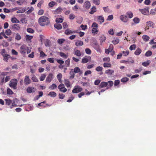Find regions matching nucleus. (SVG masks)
<instances>
[{
	"label": "nucleus",
	"instance_id": "8",
	"mask_svg": "<svg viewBox=\"0 0 156 156\" xmlns=\"http://www.w3.org/2000/svg\"><path fill=\"white\" fill-rule=\"evenodd\" d=\"M27 92L28 93H33L35 92L36 89L33 87H28L27 89Z\"/></svg>",
	"mask_w": 156,
	"mask_h": 156
},
{
	"label": "nucleus",
	"instance_id": "34",
	"mask_svg": "<svg viewBox=\"0 0 156 156\" xmlns=\"http://www.w3.org/2000/svg\"><path fill=\"white\" fill-rule=\"evenodd\" d=\"M141 50L140 48H138L134 52V54L136 55H139L141 53Z\"/></svg>",
	"mask_w": 156,
	"mask_h": 156
},
{
	"label": "nucleus",
	"instance_id": "3",
	"mask_svg": "<svg viewBox=\"0 0 156 156\" xmlns=\"http://www.w3.org/2000/svg\"><path fill=\"white\" fill-rule=\"evenodd\" d=\"M7 72H2L0 75V84L2 85L4 82V76L7 75Z\"/></svg>",
	"mask_w": 156,
	"mask_h": 156
},
{
	"label": "nucleus",
	"instance_id": "12",
	"mask_svg": "<svg viewBox=\"0 0 156 156\" xmlns=\"http://www.w3.org/2000/svg\"><path fill=\"white\" fill-rule=\"evenodd\" d=\"M11 28L14 31L18 30L20 29V27L18 24H15L12 26Z\"/></svg>",
	"mask_w": 156,
	"mask_h": 156
},
{
	"label": "nucleus",
	"instance_id": "32",
	"mask_svg": "<svg viewBox=\"0 0 156 156\" xmlns=\"http://www.w3.org/2000/svg\"><path fill=\"white\" fill-rule=\"evenodd\" d=\"M54 27L57 30H60L62 28V25L60 24H54Z\"/></svg>",
	"mask_w": 156,
	"mask_h": 156
},
{
	"label": "nucleus",
	"instance_id": "57",
	"mask_svg": "<svg viewBox=\"0 0 156 156\" xmlns=\"http://www.w3.org/2000/svg\"><path fill=\"white\" fill-rule=\"evenodd\" d=\"M56 61H57V62H58V63L60 65H62L64 62V61L60 60V59H57Z\"/></svg>",
	"mask_w": 156,
	"mask_h": 156
},
{
	"label": "nucleus",
	"instance_id": "56",
	"mask_svg": "<svg viewBox=\"0 0 156 156\" xmlns=\"http://www.w3.org/2000/svg\"><path fill=\"white\" fill-rule=\"evenodd\" d=\"M128 64L133 63L134 62V61L132 58H128Z\"/></svg>",
	"mask_w": 156,
	"mask_h": 156
},
{
	"label": "nucleus",
	"instance_id": "42",
	"mask_svg": "<svg viewBox=\"0 0 156 156\" xmlns=\"http://www.w3.org/2000/svg\"><path fill=\"white\" fill-rule=\"evenodd\" d=\"M21 38V36L18 33H17L16 35L15 39L18 41H19Z\"/></svg>",
	"mask_w": 156,
	"mask_h": 156
},
{
	"label": "nucleus",
	"instance_id": "20",
	"mask_svg": "<svg viewBox=\"0 0 156 156\" xmlns=\"http://www.w3.org/2000/svg\"><path fill=\"white\" fill-rule=\"evenodd\" d=\"M126 16H128L129 18L131 19L133 17V15L131 12L128 11L126 12Z\"/></svg>",
	"mask_w": 156,
	"mask_h": 156
},
{
	"label": "nucleus",
	"instance_id": "27",
	"mask_svg": "<svg viewBox=\"0 0 156 156\" xmlns=\"http://www.w3.org/2000/svg\"><path fill=\"white\" fill-rule=\"evenodd\" d=\"M58 54L61 57L64 58H67L68 57L67 55L63 52H58Z\"/></svg>",
	"mask_w": 156,
	"mask_h": 156
},
{
	"label": "nucleus",
	"instance_id": "39",
	"mask_svg": "<svg viewBox=\"0 0 156 156\" xmlns=\"http://www.w3.org/2000/svg\"><path fill=\"white\" fill-rule=\"evenodd\" d=\"M133 20L134 23L136 24H137L139 23L140 21V19L137 17L134 18Z\"/></svg>",
	"mask_w": 156,
	"mask_h": 156
},
{
	"label": "nucleus",
	"instance_id": "29",
	"mask_svg": "<svg viewBox=\"0 0 156 156\" xmlns=\"http://www.w3.org/2000/svg\"><path fill=\"white\" fill-rule=\"evenodd\" d=\"M70 59L69 58L65 61V66L66 67H67L70 66Z\"/></svg>",
	"mask_w": 156,
	"mask_h": 156
},
{
	"label": "nucleus",
	"instance_id": "1",
	"mask_svg": "<svg viewBox=\"0 0 156 156\" xmlns=\"http://www.w3.org/2000/svg\"><path fill=\"white\" fill-rule=\"evenodd\" d=\"M39 24L42 26L47 25L50 23L49 18L45 16H41L38 20Z\"/></svg>",
	"mask_w": 156,
	"mask_h": 156
},
{
	"label": "nucleus",
	"instance_id": "50",
	"mask_svg": "<svg viewBox=\"0 0 156 156\" xmlns=\"http://www.w3.org/2000/svg\"><path fill=\"white\" fill-rule=\"evenodd\" d=\"M5 100L6 102V104L8 105H10L12 103V101L9 99H5Z\"/></svg>",
	"mask_w": 156,
	"mask_h": 156
},
{
	"label": "nucleus",
	"instance_id": "62",
	"mask_svg": "<svg viewBox=\"0 0 156 156\" xmlns=\"http://www.w3.org/2000/svg\"><path fill=\"white\" fill-rule=\"evenodd\" d=\"M103 69V68L101 66H98L95 69L96 71L98 72H99L101 71H102Z\"/></svg>",
	"mask_w": 156,
	"mask_h": 156
},
{
	"label": "nucleus",
	"instance_id": "21",
	"mask_svg": "<svg viewBox=\"0 0 156 156\" xmlns=\"http://www.w3.org/2000/svg\"><path fill=\"white\" fill-rule=\"evenodd\" d=\"M114 73V71L112 69H108L105 71V73L110 75Z\"/></svg>",
	"mask_w": 156,
	"mask_h": 156
},
{
	"label": "nucleus",
	"instance_id": "17",
	"mask_svg": "<svg viewBox=\"0 0 156 156\" xmlns=\"http://www.w3.org/2000/svg\"><path fill=\"white\" fill-rule=\"evenodd\" d=\"M29 8H27V7H25L23 8L22 9H20V10H18L16 11V13H23L27 11Z\"/></svg>",
	"mask_w": 156,
	"mask_h": 156
},
{
	"label": "nucleus",
	"instance_id": "10",
	"mask_svg": "<svg viewBox=\"0 0 156 156\" xmlns=\"http://www.w3.org/2000/svg\"><path fill=\"white\" fill-rule=\"evenodd\" d=\"M53 75L52 73H49L46 79V82H50L53 78Z\"/></svg>",
	"mask_w": 156,
	"mask_h": 156
},
{
	"label": "nucleus",
	"instance_id": "37",
	"mask_svg": "<svg viewBox=\"0 0 156 156\" xmlns=\"http://www.w3.org/2000/svg\"><path fill=\"white\" fill-rule=\"evenodd\" d=\"M74 54L75 55L79 57L81 55L80 51L79 50H76L74 52Z\"/></svg>",
	"mask_w": 156,
	"mask_h": 156
},
{
	"label": "nucleus",
	"instance_id": "5",
	"mask_svg": "<svg viewBox=\"0 0 156 156\" xmlns=\"http://www.w3.org/2000/svg\"><path fill=\"white\" fill-rule=\"evenodd\" d=\"M83 90V88L79 86H75L72 90L73 93H77L81 92Z\"/></svg>",
	"mask_w": 156,
	"mask_h": 156
},
{
	"label": "nucleus",
	"instance_id": "48",
	"mask_svg": "<svg viewBox=\"0 0 156 156\" xmlns=\"http://www.w3.org/2000/svg\"><path fill=\"white\" fill-rule=\"evenodd\" d=\"M25 38L27 41H30L33 38L32 36L27 35L25 36Z\"/></svg>",
	"mask_w": 156,
	"mask_h": 156
},
{
	"label": "nucleus",
	"instance_id": "51",
	"mask_svg": "<svg viewBox=\"0 0 156 156\" xmlns=\"http://www.w3.org/2000/svg\"><path fill=\"white\" fill-rule=\"evenodd\" d=\"M46 56V55L43 51H40V57L42 58H44Z\"/></svg>",
	"mask_w": 156,
	"mask_h": 156
},
{
	"label": "nucleus",
	"instance_id": "60",
	"mask_svg": "<svg viewBox=\"0 0 156 156\" xmlns=\"http://www.w3.org/2000/svg\"><path fill=\"white\" fill-rule=\"evenodd\" d=\"M65 41V39H59L58 40V42L60 44H62Z\"/></svg>",
	"mask_w": 156,
	"mask_h": 156
},
{
	"label": "nucleus",
	"instance_id": "30",
	"mask_svg": "<svg viewBox=\"0 0 156 156\" xmlns=\"http://www.w3.org/2000/svg\"><path fill=\"white\" fill-rule=\"evenodd\" d=\"M62 77V75L61 73H59V74H58L57 76V78L59 82L60 83H62V80H61Z\"/></svg>",
	"mask_w": 156,
	"mask_h": 156
},
{
	"label": "nucleus",
	"instance_id": "24",
	"mask_svg": "<svg viewBox=\"0 0 156 156\" xmlns=\"http://www.w3.org/2000/svg\"><path fill=\"white\" fill-rule=\"evenodd\" d=\"M56 93L54 91L50 92L48 94V95L53 98L55 97L56 96Z\"/></svg>",
	"mask_w": 156,
	"mask_h": 156
},
{
	"label": "nucleus",
	"instance_id": "4",
	"mask_svg": "<svg viewBox=\"0 0 156 156\" xmlns=\"http://www.w3.org/2000/svg\"><path fill=\"white\" fill-rule=\"evenodd\" d=\"M27 49V46L23 44L20 48L19 51L22 54H25Z\"/></svg>",
	"mask_w": 156,
	"mask_h": 156
},
{
	"label": "nucleus",
	"instance_id": "36",
	"mask_svg": "<svg viewBox=\"0 0 156 156\" xmlns=\"http://www.w3.org/2000/svg\"><path fill=\"white\" fill-rule=\"evenodd\" d=\"M11 21V22L13 23H20V21L18 20L16 17L12 18Z\"/></svg>",
	"mask_w": 156,
	"mask_h": 156
},
{
	"label": "nucleus",
	"instance_id": "44",
	"mask_svg": "<svg viewBox=\"0 0 156 156\" xmlns=\"http://www.w3.org/2000/svg\"><path fill=\"white\" fill-rule=\"evenodd\" d=\"M129 80V79L126 77L122 78L121 79V81L123 83H125L128 81Z\"/></svg>",
	"mask_w": 156,
	"mask_h": 156
},
{
	"label": "nucleus",
	"instance_id": "19",
	"mask_svg": "<svg viewBox=\"0 0 156 156\" xmlns=\"http://www.w3.org/2000/svg\"><path fill=\"white\" fill-rule=\"evenodd\" d=\"M62 9L61 7H59L57 8L55 11L54 13L55 14H56L59 13H60L62 12Z\"/></svg>",
	"mask_w": 156,
	"mask_h": 156
},
{
	"label": "nucleus",
	"instance_id": "53",
	"mask_svg": "<svg viewBox=\"0 0 156 156\" xmlns=\"http://www.w3.org/2000/svg\"><path fill=\"white\" fill-rule=\"evenodd\" d=\"M11 31L10 29L6 30L5 31V34L7 35H10L11 34Z\"/></svg>",
	"mask_w": 156,
	"mask_h": 156
},
{
	"label": "nucleus",
	"instance_id": "43",
	"mask_svg": "<svg viewBox=\"0 0 156 156\" xmlns=\"http://www.w3.org/2000/svg\"><path fill=\"white\" fill-rule=\"evenodd\" d=\"M31 79L34 82H37L38 81V79L36 77V76L34 75L33 76Z\"/></svg>",
	"mask_w": 156,
	"mask_h": 156
},
{
	"label": "nucleus",
	"instance_id": "59",
	"mask_svg": "<svg viewBox=\"0 0 156 156\" xmlns=\"http://www.w3.org/2000/svg\"><path fill=\"white\" fill-rule=\"evenodd\" d=\"M136 48V45L135 44H133V45H131L130 46L129 48L130 50L132 51L133 50L135 49Z\"/></svg>",
	"mask_w": 156,
	"mask_h": 156
},
{
	"label": "nucleus",
	"instance_id": "23",
	"mask_svg": "<svg viewBox=\"0 0 156 156\" xmlns=\"http://www.w3.org/2000/svg\"><path fill=\"white\" fill-rule=\"evenodd\" d=\"M98 32V30L97 28L93 27L92 30V33L94 35L97 34Z\"/></svg>",
	"mask_w": 156,
	"mask_h": 156
},
{
	"label": "nucleus",
	"instance_id": "55",
	"mask_svg": "<svg viewBox=\"0 0 156 156\" xmlns=\"http://www.w3.org/2000/svg\"><path fill=\"white\" fill-rule=\"evenodd\" d=\"M149 61H148L147 62H143L142 65L143 66L146 67L149 65Z\"/></svg>",
	"mask_w": 156,
	"mask_h": 156
},
{
	"label": "nucleus",
	"instance_id": "16",
	"mask_svg": "<svg viewBox=\"0 0 156 156\" xmlns=\"http://www.w3.org/2000/svg\"><path fill=\"white\" fill-rule=\"evenodd\" d=\"M98 20L101 24L104 22V18L102 16H98Z\"/></svg>",
	"mask_w": 156,
	"mask_h": 156
},
{
	"label": "nucleus",
	"instance_id": "63",
	"mask_svg": "<svg viewBox=\"0 0 156 156\" xmlns=\"http://www.w3.org/2000/svg\"><path fill=\"white\" fill-rule=\"evenodd\" d=\"M111 66V64L110 63H105L103 64V66L104 67H110Z\"/></svg>",
	"mask_w": 156,
	"mask_h": 156
},
{
	"label": "nucleus",
	"instance_id": "40",
	"mask_svg": "<svg viewBox=\"0 0 156 156\" xmlns=\"http://www.w3.org/2000/svg\"><path fill=\"white\" fill-rule=\"evenodd\" d=\"M152 54L151 51L149 50L146 52L145 54V55L147 57L151 56Z\"/></svg>",
	"mask_w": 156,
	"mask_h": 156
},
{
	"label": "nucleus",
	"instance_id": "31",
	"mask_svg": "<svg viewBox=\"0 0 156 156\" xmlns=\"http://www.w3.org/2000/svg\"><path fill=\"white\" fill-rule=\"evenodd\" d=\"M64 83L67 87H69L70 85V82L68 80H65L64 81Z\"/></svg>",
	"mask_w": 156,
	"mask_h": 156
},
{
	"label": "nucleus",
	"instance_id": "26",
	"mask_svg": "<svg viewBox=\"0 0 156 156\" xmlns=\"http://www.w3.org/2000/svg\"><path fill=\"white\" fill-rule=\"evenodd\" d=\"M3 56V60L6 62L8 61L9 58L10 57V55L7 54H5Z\"/></svg>",
	"mask_w": 156,
	"mask_h": 156
},
{
	"label": "nucleus",
	"instance_id": "15",
	"mask_svg": "<svg viewBox=\"0 0 156 156\" xmlns=\"http://www.w3.org/2000/svg\"><path fill=\"white\" fill-rule=\"evenodd\" d=\"M91 5L90 2L89 1H86L84 3V7L86 9H89Z\"/></svg>",
	"mask_w": 156,
	"mask_h": 156
},
{
	"label": "nucleus",
	"instance_id": "33",
	"mask_svg": "<svg viewBox=\"0 0 156 156\" xmlns=\"http://www.w3.org/2000/svg\"><path fill=\"white\" fill-rule=\"evenodd\" d=\"M75 72L73 71V69H71V71L70 72L69 74L71 75L70 78H73L75 76Z\"/></svg>",
	"mask_w": 156,
	"mask_h": 156
},
{
	"label": "nucleus",
	"instance_id": "38",
	"mask_svg": "<svg viewBox=\"0 0 156 156\" xmlns=\"http://www.w3.org/2000/svg\"><path fill=\"white\" fill-rule=\"evenodd\" d=\"M106 39L104 35H101L100 37V40L102 42L105 41Z\"/></svg>",
	"mask_w": 156,
	"mask_h": 156
},
{
	"label": "nucleus",
	"instance_id": "64",
	"mask_svg": "<svg viewBox=\"0 0 156 156\" xmlns=\"http://www.w3.org/2000/svg\"><path fill=\"white\" fill-rule=\"evenodd\" d=\"M75 17V16L73 14L71 13L69 15V19L70 20H73Z\"/></svg>",
	"mask_w": 156,
	"mask_h": 156
},
{
	"label": "nucleus",
	"instance_id": "9",
	"mask_svg": "<svg viewBox=\"0 0 156 156\" xmlns=\"http://www.w3.org/2000/svg\"><path fill=\"white\" fill-rule=\"evenodd\" d=\"M24 82L25 85H28L31 83V80L28 76H25Z\"/></svg>",
	"mask_w": 156,
	"mask_h": 156
},
{
	"label": "nucleus",
	"instance_id": "2",
	"mask_svg": "<svg viewBox=\"0 0 156 156\" xmlns=\"http://www.w3.org/2000/svg\"><path fill=\"white\" fill-rule=\"evenodd\" d=\"M17 84V80L16 79L12 80L10 81L9 86L11 87L16 89V88Z\"/></svg>",
	"mask_w": 156,
	"mask_h": 156
},
{
	"label": "nucleus",
	"instance_id": "61",
	"mask_svg": "<svg viewBox=\"0 0 156 156\" xmlns=\"http://www.w3.org/2000/svg\"><path fill=\"white\" fill-rule=\"evenodd\" d=\"M122 53L123 54V55L126 56L128 55L129 54V51H123Z\"/></svg>",
	"mask_w": 156,
	"mask_h": 156
},
{
	"label": "nucleus",
	"instance_id": "41",
	"mask_svg": "<svg viewBox=\"0 0 156 156\" xmlns=\"http://www.w3.org/2000/svg\"><path fill=\"white\" fill-rule=\"evenodd\" d=\"M57 87V85L53 83L52 85L49 87V88L51 90H53L56 88Z\"/></svg>",
	"mask_w": 156,
	"mask_h": 156
},
{
	"label": "nucleus",
	"instance_id": "46",
	"mask_svg": "<svg viewBox=\"0 0 156 156\" xmlns=\"http://www.w3.org/2000/svg\"><path fill=\"white\" fill-rule=\"evenodd\" d=\"M56 2H55L51 1L48 3V6L50 7H52L54 6Z\"/></svg>",
	"mask_w": 156,
	"mask_h": 156
},
{
	"label": "nucleus",
	"instance_id": "13",
	"mask_svg": "<svg viewBox=\"0 0 156 156\" xmlns=\"http://www.w3.org/2000/svg\"><path fill=\"white\" fill-rule=\"evenodd\" d=\"M139 11L142 14L144 15H148L149 13L148 10L146 8L140 9Z\"/></svg>",
	"mask_w": 156,
	"mask_h": 156
},
{
	"label": "nucleus",
	"instance_id": "25",
	"mask_svg": "<svg viewBox=\"0 0 156 156\" xmlns=\"http://www.w3.org/2000/svg\"><path fill=\"white\" fill-rule=\"evenodd\" d=\"M107 85V82H102L101 83L100 87L101 88H103L106 87Z\"/></svg>",
	"mask_w": 156,
	"mask_h": 156
},
{
	"label": "nucleus",
	"instance_id": "52",
	"mask_svg": "<svg viewBox=\"0 0 156 156\" xmlns=\"http://www.w3.org/2000/svg\"><path fill=\"white\" fill-rule=\"evenodd\" d=\"M74 71L75 73H77L80 71V70L78 67H76L74 68Z\"/></svg>",
	"mask_w": 156,
	"mask_h": 156
},
{
	"label": "nucleus",
	"instance_id": "6",
	"mask_svg": "<svg viewBox=\"0 0 156 156\" xmlns=\"http://www.w3.org/2000/svg\"><path fill=\"white\" fill-rule=\"evenodd\" d=\"M58 88L60 91L63 93L66 92L67 90L66 88L65 87L64 85L62 83L60 84L58 86Z\"/></svg>",
	"mask_w": 156,
	"mask_h": 156
},
{
	"label": "nucleus",
	"instance_id": "47",
	"mask_svg": "<svg viewBox=\"0 0 156 156\" xmlns=\"http://www.w3.org/2000/svg\"><path fill=\"white\" fill-rule=\"evenodd\" d=\"M46 77V75L45 74H42L41 76L40 77V80L41 81H43L44 80Z\"/></svg>",
	"mask_w": 156,
	"mask_h": 156
},
{
	"label": "nucleus",
	"instance_id": "18",
	"mask_svg": "<svg viewBox=\"0 0 156 156\" xmlns=\"http://www.w3.org/2000/svg\"><path fill=\"white\" fill-rule=\"evenodd\" d=\"M83 44V41L80 40L77 41L75 43V45L77 46H81Z\"/></svg>",
	"mask_w": 156,
	"mask_h": 156
},
{
	"label": "nucleus",
	"instance_id": "45",
	"mask_svg": "<svg viewBox=\"0 0 156 156\" xmlns=\"http://www.w3.org/2000/svg\"><path fill=\"white\" fill-rule=\"evenodd\" d=\"M63 20L62 18H59L56 19L55 21L57 23H61L63 21Z\"/></svg>",
	"mask_w": 156,
	"mask_h": 156
},
{
	"label": "nucleus",
	"instance_id": "11",
	"mask_svg": "<svg viewBox=\"0 0 156 156\" xmlns=\"http://www.w3.org/2000/svg\"><path fill=\"white\" fill-rule=\"evenodd\" d=\"M120 19L122 22L126 23L128 20V19L126 16L121 15L119 17Z\"/></svg>",
	"mask_w": 156,
	"mask_h": 156
},
{
	"label": "nucleus",
	"instance_id": "58",
	"mask_svg": "<svg viewBox=\"0 0 156 156\" xmlns=\"http://www.w3.org/2000/svg\"><path fill=\"white\" fill-rule=\"evenodd\" d=\"M27 31L30 33H33L34 31V30L31 28H28L27 30Z\"/></svg>",
	"mask_w": 156,
	"mask_h": 156
},
{
	"label": "nucleus",
	"instance_id": "28",
	"mask_svg": "<svg viewBox=\"0 0 156 156\" xmlns=\"http://www.w3.org/2000/svg\"><path fill=\"white\" fill-rule=\"evenodd\" d=\"M142 38L144 41L147 42L149 41L150 37L147 35H144L142 36Z\"/></svg>",
	"mask_w": 156,
	"mask_h": 156
},
{
	"label": "nucleus",
	"instance_id": "22",
	"mask_svg": "<svg viewBox=\"0 0 156 156\" xmlns=\"http://www.w3.org/2000/svg\"><path fill=\"white\" fill-rule=\"evenodd\" d=\"M147 25L148 26V27H154V24L152 21H148L147 22Z\"/></svg>",
	"mask_w": 156,
	"mask_h": 156
},
{
	"label": "nucleus",
	"instance_id": "7",
	"mask_svg": "<svg viewBox=\"0 0 156 156\" xmlns=\"http://www.w3.org/2000/svg\"><path fill=\"white\" fill-rule=\"evenodd\" d=\"M91 59V57L90 56H85L82 59L81 62L82 63H85L89 62Z\"/></svg>",
	"mask_w": 156,
	"mask_h": 156
},
{
	"label": "nucleus",
	"instance_id": "35",
	"mask_svg": "<svg viewBox=\"0 0 156 156\" xmlns=\"http://www.w3.org/2000/svg\"><path fill=\"white\" fill-rule=\"evenodd\" d=\"M96 11V8L94 6L92 7L90 9V11L89 12V13L90 14H93L94 12Z\"/></svg>",
	"mask_w": 156,
	"mask_h": 156
},
{
	"label": "nucleus",
	"instance_id": "14",
	"mask_svg": "<svg viewBox=\"0 0 156 156\" xmlns=\"http://www.w3.org/2000/svg\"><path fill=\"white\" fill-rule=\"evenodd\" d=\"M73 33H75V31H73L69 30V29H67L65 31V34L67 35H69L72 34Z\"/></svg>",
	"mask_w": 156,
	"mask_h": 156
},
{
	"label": "nucleus",
	"instance_id": "49",
	"mask_svg": "<svg viewBox=\"0 0 156 156\" xmlns=\"http://www.w3.org/2000/svg\"><path fill=\"white\" fill-rule=\"evenodd\" d=\"M7 94H13V92L12 90L9 88H8L7 89Z\"/></svg>",
	"mask_w": 156,
	"mask_h": 156
},
{
	"label": "nucleus",
	"instance_id": "54",
	"mask_svg": "<svg viewBox=\"0 0 156 156\" xmlns=\"http://www.w3.org/2000/svg\"><path fill=\"white\" fill-rule=\"evenodd\" d=\"M86 53L88 55H90L91 53V50L89 48H86L85 50Z\"/></svg>",
	"mask_w": 156,
	"mask_h": 156
}]
</instances>
